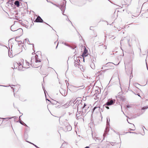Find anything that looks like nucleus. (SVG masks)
<instances>
[{"label":"nucleus","instance_id":"f257e3e1","mask_svg":"<svg viewBox=\"0 0 148 148\" xmlns=\"http://www.w3.org/2000/svg\"><path fill=\"white\" fill-rule=\"evenodd\" d=\"M62 127L64 131L65 132L70 131L72 129L71 126L68 123H67L66 125H64Z\"/></svg>","mask_w":148,"mask_h":148},{"label":"nucleus","instance_id":"f03ea898","mask_svg":"<svg viewBox=\"0 0 148 148\" xmlns=\"http://www.w3.org/2000/svg\"><path fill=\"white\" fill-rule=\"evenodd\" d=\"M115 102V99H112L110 101H108L106 104L104 105V106L107 105L108 106H110L112 105Z\"/></svg>","mask_w":148,"mask_h":148},{"label":"nucleus","instance_id":"7ed1b4c3","mask_svg":"<svg viewBox=\"0 0 148 148\" xmlns=\"http://www.w3.org/2000/svg\"><path fill=\"white\" fill-rule=\"evenodd\" d=\"M34 22L37 23H43V21L40 16H38L35 21Z\"/></svg>","mask_w":148,"mask_h":148},{"label":"nucleus","instance_id":"20e7f679","mask_svg":"<svg viewBox=\"0 0 148 148\" xmlns=\"http://www.w3.org/2000/svg\"><path fill=\"white\" fill-rule=\"evenodd\" d=\"M58 7L60 9V10L62 11V14H63V15H64V16H67L66 15L64 14V12H63V10L64 11V9H65V7L64 6V5H59V6H58Z\"/></svg>","mask_w":148,"mask_h":148},{"label":"nucleus","instance_id":"39448f33","mask_svg":"<svg viewBox=\"0 0 148 148\" xmlns=\"http://www.w3.org/2000/svg\"><path fill=\"white\" fill-rule=\"evenodd\" d=\"M16 33L19 34L21 35L22 34L23 30V29L21 28H19L18 29H17L16 31Z\"/></svg>","mask_w":148,"mask_h":148},{"label":"nucleus","instance_id":"423d86ee","mask_svg":"<svg viewBox=\"0 0 148 148\" xmlns=\"http://www.w3.org/2000/svg\"><path fill=\"white\" fill-rule=\"evenodd\" d=\"M109 126H108V125H107V126H106V130H105V132L103 134V136L104 137L103 138H104V137H105L106 135V134H107V133L109 131Z\"/></svg>","mask_w":148,"mask_h":148},{"label":"nucleus","instance_id":"0eeeda50","mask_svg":"<svg viewBox=\"0 0 148 148\" xmlns=\"http://www.w3.org/2000/svg\"><path fill=\"white\" fill-rule=\"evenodd\" d=\"M35 58L36 62H41L40 60L38 58V56L36 55L35 56Z\"/></svg>","mask_w":148,"mask_h":148},{"label":"nucleus","instance_id":"6e6552de","mask_svg":"<svg viewBox=\"0 0 148 148\" xmlns=\"http://www.w3.org/2000/svg\"><path fill=\"white\" fill-rule=\"evenodd\" d=\"M16 26L14 25H12L11 27V30L12 31H16L17 28H16Z\"/></svg>","mask_w":148,"mask_h":148},{"label":"nucleus","instance_id":"1a4fd4ad","mask_svg":"<svg viewBox=\"0 0 148 148\" xmlns=\"http://www.w3.org/2000/svg\"><path fill=\"white\" fill-rule=\"evenodd\" d=\"M83 112H77L76 113V116L77 117H78L81 116L82 114V113Z\"/></svg>","mask_w":148,"mask_h":148},{"label":"nucleus","instance_id":"9d476101","mask_svg":"<svg viewBox=\"0 0 148 148\" xmlns=\"http://www.w3.org/2000/svg\"><path fill=\"white\" fill-rule=\"evenodd\" d=\"M87 52V50H86V49H85L84 52L83 53L82 55V56L84 58V57H86V56H87V55H86V54Z\"/></svg>","mask_w":148,"mask_h":148},{"label":"nucleus","instance_id":"9b49d317","mask_svg":"<svg viewBox=\"0 0 148 148\" xmlns=\"http://www.w3.org/2000/svg\"><path fill=\"white\" fill-rule=\"evenodd\" d=\"M116 98L117 99L118 98H120L121 100H123V101L124 100V99H125V98H124V97H123L122 96H121L118 95L117 96H116Z\"/></svg>","mask_w":148,"mask_h":148},{"label":"nucleus","instance_id":"f8f14e48","mask_svg":"<svg viewBox=\"0 0 148 148\" xmlns=\"http://www.w3.org/2000/svg\"><path fill=\"white\" fill-rule=\"evenodd\" d=\"M110 119L109 117H108L107 118L106 125L110 126Z\"/></svg>","mask_w":148,"mask_h":148},{"label":"nucleus","instance_id":"ddd939ff","mask_svg":"<svg viewBox=\"0 0 148 148\" xmlns=\"http://www.w3.org/2000/svg\"><path fill=\"white\" fill-rule=\"evenodd\" d=\"M14 4L18 7H19L20 6L19 2L18 1H16L14 2Z\"/></svg>","mask_w":148,"mask_h":148},{"label":"nucleus","instance_id":"4468645a","mask_svg":"<svg viewBox=\"0 0 148 148\" xmlns=\"http://www.w3.org/2000/svg\"><path fill=\"white\" fill-rule=\"evenodd\" d=\"M70 104V102H67V103L63 106V107L64 108H66Z\"/></svg>","mask_w":148,"mask_h":148},{"label":"nucleus","instance_id":"2eb2a0df","mask_svg":"<svg viewBox=\"0 0 148 148\" xmlns=\"http://www.w3.org/2000/svg\"><path fill=\"white\" fill-rule=\"evenodd\" d=\"M79 64H80V63L79 62L77 61H75V62H74L75 66H77L79 65Z\"/></svg>","mask_w":148,"mask_h":148},{"label":"nucleus","instance_id":"dca6fc26","mask_svg":"<svg viewBox=\"0 0 148 148\" xmlns=\"http://www.w3.org/2000/svg\"><path fill=\"white\" fill-rule=\"evenodd\" d=\"M110 143L112 146H114L116 144V143L115 142L114 143L111 142Z\"/></svg>","mask_w":148,"mask_h":148},{"label":"nucleus","instance_id":"f3484780","mask_svg":"<svg viewBox=\"0 0 148 148\" xmlns=\"http://www.w3.org/2000/svg\"><path fill=\"white\" fill-rule=\"evenodd\" d=\"M98 108L99 109H100V107L95 106V107H94V108L93 109V111H94L95 110L96 108Z\"/></svg>","mask_w":148,"mask_h":148},{"label":"nucleus","instance_id":"a211bd4d","mask_svg":"<svg viewBox=\"0 0 148 148\" xmlns=\"http://www.w3.org/2000/svg\"><path fill=\"white\" fill-rule=\"evenodd\" d=\"M78 101V100H77V101H76L75 102V101H73V100H72V99H71V100L69 102H70V103L71 102H73V103L74 104H75V103L77 102V101Z\"/></svg>","mask_w":148,"mask_h":148},{"label":"nucleus","instance_id":"6ab92c4d","mask_svg":"<svg viewBox=\"0 0 148 148\" xmlns=\"http://www.w3.org/2000/svg\"><path fill=\"white\" fill-rule=\"evenodd\" d=\"M8 56H9L10 58H12L13 57V55L11 54V53H8Z\"/></svg>","mask_w":148,"mask_h":148},{"label":"nucleus","instance_id":"aec40b11","mask_svg":"<svg viewBox=\"0 0 148 148\" xmlns=\"http://www.w3.org/2000/svg\"><path fill=\"white\" fill-rule=\"evenodd\" d=\"M148 108V106H145L143 107L142 108V109L143 110H145V109H147Z\"/></svg>","mask_w":148,"mask_h":148},{"label":"nucleus","instance_id":"412c9836","mask_svg":"<svg viewBox=\"0 0 148 148\" xmlns=\"http://www.w3.org/2000/svg\"><path fill=\"white\" fill-rule=\"evenodd\" d=\"M78 87V88H79L78 89V90L80 89H82L84 88V86H79Z\"/></svg>","mask_w":148,"mask_h":148},{"label":"nucleus","instance_id":"4be33fe9","mask_svg":"<svg viewBox=\"0 0 148 148\" xmlns=\"http://www.w3.org/2000/svg\"><path fill=\"white\" fill-rule=\"evenodd\" d=\"M29 142V143H30L31 144H33L34 146L37 148H39V147H38L36 145H34L33 143H32L29 142Z\"/></svg>","mask_w":148,"mask_h":148},{"label":"nucleus","instance_id":"5701e85b","mask_svg":"<svg viewBox=\"0 0 148 148\" xmlns=\"http://www.w3.org/2000/svg\"><path fill=\"white\" fill-rule=\"evenodd\" d=\"M25 62L26 63V65L27 66H29V63L28 62H27L26 60H25Z\"/></svg>","mask_w":148,"mask_h":148},{"label":"nucleus","instance_id":"b1692460","mask_svg":"<svg viewBox=\"0 0 148 148\" xmlns=\"http://www.w3.org/2000/svg\"><path fill=\"white\" fill-rule=\"evenodd\" d=\"M19 122L22 125H23L24 123L21 120H19Z\"/></svg>","mask_w":148,"mask_h":148},{"label":"nucleus","instance_id":"393cba45","mask_svg":"<svg viewBox=\"0 0 148 148\" xmlns=\"http://www.w3.org/2000/svg\"><path fill=\"white\" fill-rule=\"evenodd\" d=\"M133 126L134 127V129H130V131H134L135 130V127H134V125L133 124Z\"/></svg>","mask_w":148,"mask_h":148},{"label":"nucleus","instance_id":"a878e982","mask_svg":"<svg viewBox=\"0 0 148 148\" xmlns=\"http://www.w3.org/2000/svg\"><path fill=\"white\" fill-rule=\"evenodd\" d=\"M86 106V104L85 103H84V106L82 108V109L84 110V109L85 108V107Z\"/></svg>","mask_w":148,"mask_h":148},{"label":"nucleus","instance_id":"bb28decb","mask_svg":"<svg viewBox=\"0 0 148 148\" xmlns=\"http://www.w3.org/2000/svg\"><path fill=\"white\" fill-rule=\"evenodd\" d=\"M106 106L107 105L104 106V105L103 106L104 107H105L107 109H109V107L107 106Z\"/></svg>","mask_w":148,"mask_h":148},{"label":"nucleus","instance_id":"cd10ccee","mask_svg":"<svg viewBox=\"0 0 148 148\" xmlns=\"http://www.w3.org/2000/svg\"><path fill=\"white\" fill-rule=\"evenodd\" d=\"M127 108H130L131 107V106L129 105H127L126 106Z\"/></svg>","mask_w":148,"mask_h":148},{"label":"nucleus","instance_id":"c85d7f7f","mask_svg":"<svg viewBox=\"0 0 148 148\" xmlns=\"http://www.w3.org/2000/svg\"><path fill=\"white\" fill-rule=\"evenodd\" d=\"M17 64L18 65V66H20L22 65L21 63H17Z\"/></svg>","mask_w":148,"mask_h":148},{"label":"nucleus","instance_id":"c756f323","mask_svg":"<svg viewBox=\"0 0 148 148\" xmlns=\"http://www.w3.org/2000/svg\"><path fill=\"white\" fill-rule=\"evenodd\" d=\"M70 47L73 49H74L75 48H76V47H72L71 46H70Z\"/></svg>","mask_w":148,"mask_h":148},{"label":"nucleus","instance_id":"7c9ffc66","mask_svg":"<svg viewBox=\"0 0 148 148\" xmlns=\"http://www.w3.org/2000/svg\"><path fill=\"white\" fill-rule=\"evenodd\" d=\"M127 132L126 133H127ZM127 133H134V134H136L135 132H128Z\"/></svg>","mask_w":148,"mask_h":148},{"label":"nucleus","instance_id":"2f4dec72","mask_svg":"<svg viewBox=\"0 0 148 148\" xmlns=\"http://www.w3.org/2000/svg\"><path fill=\"white\" fill-rule=\"evenodd\" d=\"M88 107H88V106L86 107H85V108L84 109V110H86V109H88Z\"/></svg>","mask_w":148,"mask_h":148},{"label":"nucleus","instance_id":"473e14b6","mask_svg":"<svg viewBox=\"0 0 148 148\" xmlns=\"http://www.w3.org/2000/svg\"><path fill=\"white\" fill-rule=\"evenodd\" d=\"M91 67L93 69H94L95 68V66H91Z\"/></svg>","mask_w":148,"mask_h":148},{"label":"nucleus","instance_id":"72a5a7b5","mask_svg":"<svg viewBox=\"0 0 148 148\" xmlns=\"http://www.w3.org/2000/svg\"><path fill=\"white\" fill-rule=\"evenodd\" d=\"M92 28H93V27H90V30H92Z\"/></svg>","mask_w":148,"mask_h":148},{"label":"nucleus","instance_id":"f704fd0d","mask_svg":"<svg viewBox=\"0 0 148 148\" xmlns=\"http://www.w3.org/2000/svg\"><path fill=\"white\" fill-rule=\"evenodd\" d=\"M62 43L64 44V45H66V46H68L66 44V43H64L63 42Z\"/></svg>","mask_w":148,"mask_h":148},{"label":"nucleus","instance_id":"c9c22d12","mask_svg":"<svg viewBox=\"0 0 148 148\" xmlns=\"http://www.w3.org/2000/svg\"><path fill=\"white\" fill-rule=\"evenodd\" d=\"M67 20H68V21H69L71 23V24L72 23L69 20V19L68 18V17L67 16Z\"/></svg>","mask_w":148,"mask_h":148},{"label":"nucleus","instance_id":"e433bc0d","mask_svg":"<svg viewBox=\"0 0 148 148\" xmlns=\"http://www.w3.org/2000/svg\"><path fill=\"white\" fill-rule=\"evenodd\" d=\"M23 125H24L25 126H27V125L26 124H25V123H24V124Z\"/></svg>","mask_w":148,"mask_h":148},{"label":"nucleus","instance_id":"4c0bfd02","mask_svg":"<svg viewBox=\"0 0 148 148\" xmlns=\"http://www.w3.org/2000/svg\"><path fill=\"white\" fill-rule=\"evenodd\" d=\"M123 39H122L120 41V44H121V41H123Z\"/></svg>","mask_w":148,"mask_h":148},{"label":"nucleus","instance_id":"58836bf2","mask_svg":"<svg viewBox=\"0 0 148 148\" xmlns=\"http://www.w3.org/2000/svg\"><path fill=\"white\" fill-rule=\"evenodd\" d=\"M27 40L28 41V42L27 41V43L28 44L29 43V41L28 39H27Z\"/></svg>","mask_w":148,"mask_h":148},{"label":"nucleus","instance_id":"ea45409f","mask_svg":"<svg viewBox=\"0 0 148 148\" xmlns=\"http://www.w3.org/2000/svg\"><path fill=\"white\" fill-rule=\"evenodd\" d=\"M61 94H62V95H63V96H66V95H65V93H64V94H62V93H61Z\"/></svg>","mask_w":148,"mask_h":148},{"label":"nucleus","instance_id":"a19ab883","mask_svg":"<svg viewBox=\"0 0 148 148\" xmlns=\"http://www.w3.org/2000/svg\"><path fill=\"white\" fill-rule=\"evenodd\" d=\"M84 148H89V147L87 146V147H85Z\"/></svg>","mask_w":148,"mask_h":148},{"label":"nucleus","instance_id":"79ce46f5","mask_svg":"<svg viewBox=\"0 0 148 148\" xmlns=\"http://www.w3.org/2000/svg\"><path fill=\"white\" fill-rule=\"evenodd\" d=\"M58 43L57 44V46H56V49L57 48L58 45Z\"/></svg>","mask_w":148,"mask_h":148},{"label":"nucleus","instance_id":"37998d69","mask_svg":"<svg viewBox=\"0 0 148 148\" xmlns=\"http://www.w3.org/2000/svg\"><path fill=\"white\" fill-rule=\"evenodd\" d=\"M26 41L27 42V39H26L25 40V42Z\"/></svg>","mask_w":148,"mask_h":148},{"label":"nucleus","instance_id":"c03bdc74","mask_svg":"<svg viewBox=\"0 0 148 148\" xmlns=\"http://www.w3.org/2000/svg\"><path fill=\"white\" fill-rule=\"evenodd\" d=\"M127 122H128V123H130V124H131V123H130L128 121V119L127 120Z\"/></svg>","mask_w":148,"mask_h":148},{"label":"nucleus","instance_id":"a18cd8bd","mask_svg":"<svg viewBox=\"0 0 148 148\" xmlns=\"http://www.w3.org/2000/svg\"><path fill=\"white\" fill-rule=\"evenodd\" d=\"M79 34L80 35V36L82 38V37L80 35V34L79 33Z\"/></svg>","mask_w":148,"mask_h":148},{"label":"nucleus","instance_id":"49530a36","mask_svg":"<svg viewBox=\"0 0 148 148\" xmlns=\"http://www.w3.org/2000/svg\"><path fill=\"white\" fill-rule=\"evenodd\" d=\"M92 137H93V133H92Z\"/></svg>","mask_w":148,"mask_h":148},{"label":"nucleus","instance_id":"de8ad7c7","mask_svg":"<svg viewBox=\"0 0 148 148\" xmlns=\"http://www.w3.org/2000/svg\"><path fill=\"white\" fill-rule=\"evenodd\" d=\"M138 95L140 97V95H139V94H138Z\"/></svg>","mask_w":148,"mask_h":148},{"label":"nucleus","instance_id":"09e8293b","mask_svg":"<svg viewBox=\"0 0 148 148\" xmlns=\"http://www.w3.org/2000/svg\"><path fill=\"white\" fill-rule=\"evenodd\" d=\"M54 5H56V6H57L55 4H53Z\"/></svg>","mask_w":148,"mask_h":148},{"label":"nucleus","instance_id":"8fccbe9b","mask_svg":"<svg viewBox=\"0 0 148 148\" xmlns=\"http://www.w3.org/2000/svg\"><path fill=\"white\" fill-rule=\"evenodd\" d=\"M46 24H47V25H49V26H50V25H48V24H47V23H46Z\"/></svg>","mask_w":148,"mask_h":148},{"label":"nucleus","instance_id":"3c124183","mask_svg":"<svg viewBox=\"0 0 148 148\" xmlns=\"http://www.w3.org/2000/svg\"><path fill=\"white\" fill-rule=\"evenodd\" d=\"M46 100H48V101H49V100H48V99H46Z\"/></svg>","mask_w":148,"mask_h":148},{"label":"nucleus","instance_id":"603ef678","mask_svg":"<svg viewBox=\"0 0 148 148\" xmlns=\"http://www.w3.org/2000/svg\"><path fill=\"white\" fill-rule=\"evenodd\" d=\"M11 88H12L13 89V87H11ZM13 89L14 90V88H13Z\"/></svg>","mask_w":148,"mask_h":148},{"label":"nucleus","instance_id":"864d4df0","mask_svg":"<svg viewBox=\"0 0 148 148\" xmlns=\"http://www.w3.org/2000/svg\"><path fill=\"white\" fill-rule=\"evenodd\" d=\"M16 68H15V69H16ZM14 69H15V66H14Z\"/></svg>","mask_w":148,"mask_h":148},{"label":"nucleus","instance_id":"5fc2aeb1","mask_svg":"<svg viewBox=\"0 0 148 148\" xmlns=\"http://www.w3.org/2000/svg\"><path fill=\"white\" fill-rule=\"evenodd\" d=\"M143 127H144L145 129V127L144 126H143Z\"/></svg>","mask_w":148,"mask_h":148},{"label":"nucleus","instance_id":"6e6d98bb","mask_svg":"<svg viewBox=\"0 0 148 148\" xmlns=\"http://www.w3.org/2000/svg\"><path fill=\"white\" fill-rule=\"evenodd\" d=\"M32 45H33V47H34V44H32Z\"/></svg>","mask_w":148,"mask_h":148},{"label":"nucleus","instance_id":"4d7b16f0","mask_svg":"<svg viewBox=\"0 0 148 148\" xmlns=\"http://www.w3.org/2000/svg\"><path fill=\"white\" fill-rule=\"evenodd\" d=\"M107 48V47H105V49H107V48Z\"/></svg>","mask_w":148,"mask_h":148},{"label":"nucleus","instance_id":"13d9d810","mask_svg":"<svg viewBox=\"0 0 148 148\" xmlns=\"http://www.w3.org/2000/svg\"><path fill=\"white\" fill-rule=\"evenodd\" d=\"M21 116H19V119H20V117H21Z\"/></svg>","mask_w":148,"mask_h":148},{"label":"nucleus","instance_id":"bf43d9fd","mask_svg":"<svg viewBox=\"0 0 148 148\" xmlns=\"http://www.w3.org/2000/svg\"><path fill=\"white\" fill-rule=\"evenodd\" d=\"M42 88H43V89H44V88H44H44L43 87H42Z\"/></svg>","mask_w":148,"mask_h":148},{"label":"nucleus","instance_id":"052dcab7","mask_svg":"<svg viewBox=\"0 0 148 148\" xmlns=\"http://www.w3.org/2000/svg\"><path fill=\"white\" fill-rule=\"evenodd\" d=\"M143 128V131H144V129Z\"/></svg>","mask_w":148,"mask_h":148},{"label":"nucleus","instance_id":"680f3d73","mask_svg":"<svg viewBox=\"0 0 148 148\" xmlns=\"http://www.w3.org/2000/svg\"><path fill=\"white\" fill-rule=\"evenodd\" d=\"M119 63H118V64H117V65H118V64H119Z\"/></svg>","mask_w":148,"mask_h":148},{"label":"nucleus","instance_id":"e2e57ef3","mask_svg":"<svg viewBox=\"0 0 148 148\" xmlns=\"http://www.w3.org/2000/svg\"><path fill=\"white\" fill-rule=\"evenodd\" d=\"M24 64V62H23V65Z\"/></svg>","mask_w":148,"mask_h":148},{"label":"nucleus","instance_id":"0e129e2a","mask_svg":"<svg viewBox=\"0 0 148 148\" xmlns=\"http://www.w3.org/2000/svg\"><path fill=\"white\" fill-rule=\"evenodd\" d=\"M44 92L45 93V92L44 91Z\"/></svg>","mask_w":148,"mask_h":148},{"label":"nucleus","instance_id":"69168bd1","mask_svg":"<svg viewBox=\"0 0 148 148\" xmlns=\"http://www.w3.org/2000/svg\"><path fill=\"white\" fill-rule=\"evenodd\" d=\"M101 69H103V67H102V68H101Z\"/></svg>","mask_w":148,"mask_h":148},{"label":"nucleus","instance_id":"338daca9","mask_svg":"<svg viewBox=\"0 0 148 148\" xmlns=\"http://www.w3.org/2000/svg\"><path fill=\"white\" fill-rule=\"evenodd\" d=\"M97 36V35H96L95 36L96 37V36Z\"/></svg>","mask_w":148,"mask_h":148},{"label":"nucleus","instance_id":"774afa93","mask_svg":"<svg viewBox=\"0 0 148 148\" xmlns=\"http://www.w3.org/2000/svg\"><path fill=\"white\" fill-rule=\"evenodd\" d=\"M27 68H28V67H27Z\"/></svg>","mask_w":148,"mask_h":148}]
</instances>
